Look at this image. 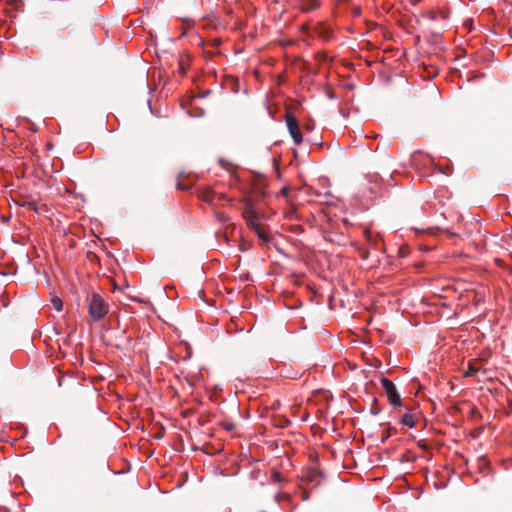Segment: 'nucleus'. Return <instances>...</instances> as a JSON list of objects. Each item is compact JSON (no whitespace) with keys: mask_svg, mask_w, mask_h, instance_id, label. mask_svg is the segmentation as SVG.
<instances>
[{"mask_svg":"<svg viewBox=\"0 0 512 512\" xmlns=\"http://www.w3.org/2000/svg\"><path fill=\"white\" fill-rule=\"evenodd\" d=\"M88 312L94 321H99L108 313V305L99 294L94 293L89 301Z\"/></svg>","mask_w":512,"mask_h":512,"instance_id":"nucleus-1","label":"nucleus"},{"mask_svg":"<svg viewBox=\"0 0 512 512\" xmlns=\"http://www.w3.org/2000/svg\"><path fill=\"white\" fill-rule=\"evenodd\" d=\"M381 384L390 404L397 407L401 406L402 400L395 384L385 377L381 378Z\"/></svg>","mask_w":512,"mask_h":512,"instance_id":"nucleus-2","label":"nucleus"},{"mask_svg":"<svg viewBox=\"0 0 512 512\" xmlns=\"http://www.w3.org/2000/svg\"><path fill=\"white\" fill-rule=\"evenodd\" d=\"M301 481L307 485H310L311 487H317L321 484L322 475L317 469L308 468L303 471L301 475Z\"/></svg>","mask_w":512,"mask_h":512,"instance_id":"nucleus-3","label":"nucleus"},{"mask_svg":"<svg viewBox=\"0 0 512 512\" xmlns=\"http://www.w3.org/2000/svg\"><path fill=\"white\" fill-rule=\"evenodd\" d=\"M286 124H287L289 133H290L294 143L296 145L301 144L302 134L300 132L297 119L293 115L287 114L286 115Z\"/></svg>","mask_w":512,"mask_h":512,"instance_id":"nucleus-4","label":"nucleus"},{"mask_svg":"<svg viewBox=\"0 0 512 512\" xmlns=\"http://www.w3.org/2000/svg\"><path fill=\"white\" fill-rule=\"evenodd\" d=\"M243 217L247 223V225L250 227V229H253L254 227L258 226L260 223L258 221V217L256 213L253 210L252 204L250 202H247L246 207L243 211Z\"/></svg>","mask_w":512,"mask_h":512,"instance_id":"nucleus-5","label":"nucleus"},{"mask_svg":"<svg viewBox=\"0 0 512 512\" xmlns=\"http://www.w3.org/2000/svg\"><path fill=\"white\" fill-rule=\"evenodd\" d=\"M297 6H299L300 10L303 12H311L320 7V2L318 0H291Z\"/></svg>","mask_w":512,"mask_h":512,"instance_id":"nucleus-6","label":"nucleus"},{"mask_svg":"<svg viewBox=\"0 0 512 512\" xmlns=\"http://www.w3.org/2000/svg\"><path fill=\"white\" fill-rule=\"evenodd\" d=\"M256 234L257 236L265 243V244H268L270 243L271 241V236L270 234L262 227L261 224H259L258 226L254 227L252 229Z\"/></svg>","mask_w":512,"mask_h":512,"instance_id":"nucleus-7","label":"nucleus"},{"mask_svg":"<svg viewBox=\"0 0 512 512\" xmlns=\"http://www.w3.org/2000/svg\"><path fill=\"white\" fill-rule=\"evenodd\" d=\"M417 417L415 414L412 413H405L402 416L401 422L410 428L414 427L416 425Z\"/></svg>","mask_w":512,"mask_h":512,"instance_id":"nucleus-8","label":"nucleus"},{"mask_svg":"<svg viewBox=\"0 0 512 512\" xmlns=\"http://www.w3.org/2000/svg\"><path fill=\"white\" fill-rule=\"evenodd\" d=\"M216 193L209 188H205L200 192V198L208 203H211L215 198Z\"/></svg>","mask_w":512,"mask_h":512,"instance_id":"nucleus-9","label":"nucleus"},{"mask_svg":"<svg viewBox=\"0 0 512 512\" xmlns=\"http://www.w3.org/2000/svg\"><path fill=\"white\" fill-rule=\"evenodd\" d=\"M21 206L35 212H39L38 202L36 199L28 198L21 203Z\"/></svg>","mask_w":512,"mask_h":512,"instance_id":"nucleus-10","label":"nucleus"},{"mask_svg":"<svg viewBox=\"0 0 512 512\" xmlns=\"http://www.w3.org/2000/svg\"><path fill=\"white\" fill-rule=\"evenodd\" d=\"M318 34L324 39H329L332 35V31L324 24H320L318 27Z\"/></svg>","mask_w":512,"mask_h":512,"instance_id":"nucleus-11","label":"nucleus"},{"mask_svg":"<svg viewBox=\"0 0 512 512\" xmlns=\"http://www.w3.org/2000/svg\"><path fill=\"white\" fill-rule=\"evenodd\" d=\"M220 425L227 431H233L236 428V424L232 421L223 420L220 422Z\"/></svg>","mask_w":512,"mask_h":512,"instance_id":"nucleus-12","label":"nucleus"},{"mask_svg":"<svg viewBox=\"0 0 512 512\" xmlns=\"http://www.w3.org/2000/svg\"><path fill=\"white\" fill-rule=\"evenodd\" d=\"M264 189L263 186L256 185L254 187V197L255 199L259 200L264 197Z\"/></svg>","mask_w":512,"mask_h":512,"instance_id":"nucleus-13","label":"nucleus"},{"mask_svg":"<svg viewBox=\"0 0 512 512\" xmlns=\"http://www.w3.org/2000/svg\"><path fill=\"white\" fill-rule=\"evenodd\" d=\"M290 424V421L285 417H280L279 419L275 420V426L277 427H287Z\"/></svg>","mask_w":512,"mask_h":512,"instance_id":"nucleus-14","label":"nucleus"},{"mask_svg":"<svg viewBox=\"0 0 512 512\" xmlns=\"http://www.w3.org/2000/svg\"><path fill=\"white\" fill-rule=\"evenodd\" d=\"M271 478H272V480L274 482H281L282 481V476H281L280 472L277 471V470H272Z\"/></svg>","mask_w":512,"mask_h":512,"instance_id":"nucleus-15","label":"nucleus"},{"mask_svg":"<svg viewBox=\"0 0 512 512\" xmlns=\"http://www.w3.org/2000/svg\"><path fill=\"white\" fill-rule=\"evenodd\" d=\"M379 411H380V408L378 407L377 399H376V398H374V400H373V406H372V408H371V413H372V414H374V415H376V414H378V413H379Z\"/></svg>","mask_w":512,"mask_h":512,"instance_id":"nucleus-16","label":"nucleus"},{"mask_svg":"<svg viewBox=\"0 0 512 512\" xmlns=\"http://www.w3.org/2000/svg\"><path fill=\"white\" fill-rule=\"evenodd\" d=\"M53 306L58 311L62 310V301L60 299L53 300Z\"/></svg>","mask_w":512,"mask_h":512,"instance_id":"nucleus-17","label":"nucleus"},{"mask_svg":"<svg viewBox=\"0 0 512 512\" xmlns=\"http://www.w3.org/2000/svg\"><path fill=\"white\" fill-rule=\"evenodd\" d=\"M477 371H478V367H476L475 365L470 363L467 374L468 375H473Z\"/></svg>","mask_w":512,"mask_h":512,"instance_id":"nucleus-18","label":"nucleus"},{"mask_svg":"<svg viewBox=\"0 0 512 512\" xmlns=\"http://www.w3.org/2000/svg\"><path fill=\"white\" fill-rule=\"evenodd\" d=\"M439 15L443 20H446L449 17V13L447 11H440Z\"/></svg>","mask_w":512,"mask_h":512,"instance_id":"nucleus-19","label":"nucleus"},{"mask_svg":"<svg viewBox=\"0 0 512 512\" xmlns=\"http://www.w3.org/2000/svg\"><path fill=\"white\" fill-rule=\"evenodd\" d=\"M178 64H179V73L181 75H184L185 74V68H184V65H183L182 61H179Z\"/></svg>","mask_w":512,"mask_h":512,"instance_id":"nucleus-20","label":"nucleus"},{"mask_svg":"<svg viewBox=\"0 0 512 512\" xmlns=\"http://www.w3.org/2000/svg\"><path fill=\"white\" fill-rule=\"evenodd\" d=\"M429 18H430V20L435 21L437 19V13L430 12L429 13Z\"/></svg>","mask_w":512,"mask_h":512,"instance_id":"nucleus-21","label":"nucleus"},{"mask_svg":"<svg viewBox=\"0 0 512 512\" xmlns=\"http://www.w3.org/2000/svg\"><path fill=\"white\" fill-rule=\"evenodd\" d=\"M399 254H400V256H401V257L406 256V254H407L406 249H404V248H402V247H401V248L399 249Z\"/></svg>","mask_w":512,"mask_h":512,"instance_id":"nucleus-22","label":"nucleus"},{"mask_svg":"<svg viewBox=\"0 0 512 512\" xmlns=\"http://www.w3.org/2000/svg\"><path fill=\"white\" fill-rule=\"evenodd\" d=\"M177 188H178L179 190H186V189H187V187H186V186H184L181 182H177Z\"/></svg>","mask_w":512,"mask_h":512,"instance_id":"nucleus-23","label":"nucleus"},{"mask_svg":"<svg viewBox=\"0 0 512 512\" xmlns=\"http://www.w3.org/2000/svg\"><path fill=\"white\" fill-rule=\"evenodd\" d=\"M388 433L384 434V436L382 437V442H385V440L388 438Z\"/></svg>","mask_w":512,"mask_h":512,"instance_id":"nucleus-24","label":"nucleus"},{"mask_svg":"<svg viewBox=\"0 0 512 512\" xmlns=\"http://www.w3.org/2000/svg\"><path fill=\"white\" fill-rule=\"evenodd\" d=\"M419 447L422 448V449H426L427 448V445L426 444H421L419 443Z\"/></svg>","mask_w":512,"mask_h":512,"instance_id":"nucleus-25","label":"nucleus"},{"mask_svg":"<svg viewBox=\"0 0 512 512\" xmlns=\"http://www.w3.org/2000/svg\"><path fill=\"white\" fill-rule=\"evenodd\" d=\"M367 257H368V253H367V252H365V253L363 254V258H364V259H366Z\"/></svg>","mask_w":512,"mask_h":512,"instance_id":"nucleus-26","label":"nucleus"},{"mask_svg":"<svg viewBox=\"0 0 512 512\" xmlns=\"http://www.w3.org/2000/svg\"><path fill=\"white\" fill-rule=\"evenodd\" d=\"M156 437H157V438H161V437H162V435L160 434V432H157V436H156Z\"/></svg>","mask_w":512,"mask_h":512,"instance_id":"nucleus-27","label":"nucleus"},{"mask_svg":"<svg viewBox=\"0 0 512 512\" xmlns=\"http://www.w3.org/2000/svg\"><path fill=\"white\" fill-rule=\"evenodd\" d=\"M156 437H157V438H161V437H162V435L160 434V432H157V436H156Z\"/></svg>","mask_w":512,"mask_h":512,"instance_id":"nucleus-28","label":"nucleus"}]
</instances>
